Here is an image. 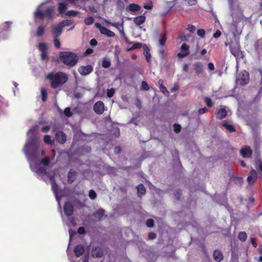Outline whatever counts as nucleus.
I'll return each instance as SVG.
<instances>
[{
	"label": "nucleus",
	"instance_id": "14",
	"mask_svg": "<svg viewBox=\"0 0 262 262\" xmlns=\"http://www.w3.org/2000/svg\"><path fill=\"white\" fill-rule=\"evenodd\" d=\"M74 252L77 257H80L84 252V248L82 245L76 246L74 249Z\"/></svg>",
	"mask_w": 262,
	"mask_h": 262
},
{
	"label": "nucleus",
	"instance_id": "6",
	"mask_svg": "<svg viewBox=\"0 0 262 262\" xmlns=\"http://www.w3.org/2000/svg\"><path fill=\"white\" fill-rule=\"evenodd\" d=\"M189 48V46L186 43H182L180 48L181 52L177 54L178 57L183 58L189 55L190 54Z\"/></svg>",
	"mask_w": 262,
	"mask_h": 262
},
{
	"label": "nucleus",
	"instance_id": "29",
	"mask_svg": "<svg viewBox=\"0 0 262 262\" xmlns=\"http://www.w3.org/2000/svg\"><path fill=\"white\" fill-rule=\"evenodd\" d=\"M104 210L103 209H99L93 213V216L98 219H101L104 215Z\"/></svg>",
	"mask_w": 262,
	"mask_h": 262
},
{
	"label": "nucleus",
	"instance_id": "52",
	"mask_svg": "<svg viewBox=\"0 0 262 262\" xmlns=\"http://www.w3.org/2000/svg\"><path fill=\"white\" fill-rule=\"evenodd\" d=\"M44 141L47 144H52V140L50 136L45 135L44 136Z\"/></svg>",
	"mask_w": 262,
	"mask_h": 262
},
{
	"label": "nucleus",
	"instance_id": "45",
	"mask_svg": "<svg viewBox=\"0 0 262 262\" xmlns=\"http://www.w3.org/2000/svg\"><path fill=\"white\" fill-rule=\"evenodd\" d=\"M197 35L201 38H204L205 35V31L202 29H198L197 30Z\"/></svg>",
	"mask_w": 262,
	"mask_h": 262
},
{
	"label": "nucleus",
	"instance_id": "53",
	"mask_svg": "<svg viewBox=\"0 0 262 262\" xmlns=\"http://www.w3.org/2000/svg\"><path fill=\"white\" fill-rule=\"evenodd\" d=\"M178 38L180 39L181 41H186L187 40L186 36L183 33H181L179 35Z\"/></svg>",
	"mask_w": 262,
	"mask_h": 262
},
{
	"label": "nucleus",
	"instance_id": "16",
	"mask_svg": "<svg viewBox=\"0 0 262 262\" xmlns=\"http://www.w3.org/2000/svg\"><path fill=\"white\" fill-rule=\"evenodd\" d=\"M62 28L59 25L54 26L52 29V33L54 37H58L62 33Z\"/></svg>",
	"mask_w": 262,
	"mask_h": 262
},
{
	"label": "nucleus",
	"instance_id": "54",
	"mask_svg": "<svg viewBox=\"0 0 262 262\" xmlns=\"http://www.w3.org/2000/svg\"><path fill=\"white\" fill-rule=\"evenodd\" d=\"M78 13L77 11L74 10H70L66 13V15L68 16H75Z\"/></svg>",
	"mask_w": 262,
	"mask_h": 262
},
{
	"label": "nucleus",
	"instance_id": "36",
	"mask_svg": "<svg viewBox=\"0 0 262 262\" xmlns=\"http://www.w3.org/2000/svg\"><path fill=\"white\" fill-rule=\"evenodd\" d=\"M36 173L42 175H46L47 174L46 168L43 167L38 168L36 170Z\"/></svg>",
	"mask_w": 262,
	"mask_h": 262
},
{
	"label": "nucleus",
	"instance_id": "34",
	"mask_svg": "<svg viewBox=\"0 0 262 262\" xmlns=\"http://www.w3.org/2000/svg\"><path fill=\"white\" fill-rule=\"evenodd\" d=\"M111 61L106 59L103 58L102 63V67L104 68H108L111 66Z\"/></svg>",
	"mask_w": 262,
	"mask_h": 262
},
{
	"label": "nucleus",
	"instance_id": "10",
	"mask_svg": "<svg viewBox=\"0 0 262 262\" xmlns=\"http://www.w3.org/2000/svg\"><path fill=\"white\" fill-rule=\"evenodd\" d=\"M240 154L244 158H250L252 155V150L249 146L246 145L240 150Z\"/></svg>",
	"mask_w": 262,
	"mask_h": 262
},
{
	"label": "nucleus",
	"instance_id": "27",
	"mask_svg": "<svg viewBox=\"0 0 262 262\" xmlns=\"http://www.w3.org/2000/svg\"><path fill=\"white\" fill-rule=\"evenodd\" d=\"M143 52L146 61L148 62H149L150 61L151 55L150 53L149 49H148V47L146 46V45L144 46L143 47Z\"/></svg>",
	"mask_w": 262,
	"mask_h": 262
},
{
	"label": "nucleus",
	"instance_id": "26",
	"mask_svg": "<svg viewBox=\"0 0 262 262\" xmlns=\"http://www.w3.org/2000/svg\"><path fill=\"white\" fill-rule=\"evenodd\" d=\"M102 34L105 35L107 37H114L115 35V34L113 31L108 30L107 28L105 27L102 28V31L100 32Z\"/></svg>",
	"mask_w": 262,
	"mask_h": 262
},
{
	"label": "nucleus",
	"instance_id": "48",
	"mask_svg": "<svg viewBox=\"0 0 262 262\" xmlns=\"http://www.w3.org/2000/svg\"><path fill=\"white\" fill-rule=\"evenodd\" d=\"M58 38L54 37V45L56 48L59 49L60 48V42Z\"/></svg>",
	"mask_w": 262,
	"mask_h": 262
},
{
	"label": "nucleus",
	"instance_id": "31",
	"mask_svg": "<svg viewBox=\"0 0 262 262\" xmlns=\"http://www.w3.org/2000/svg\"><path fill=\"white\" fill-rule=\"evenodd\" d=\"M72 21L71 20L66 19L60 21L59 25L62 28L64 27L70 26L72 24Z\"/></svg>",
	"mask_w": 262,
	"mask_h": 262
},
{
	"label": "nucleus",
	"instance_id": "37",
	"mask_svg": "<svg viewBox=\"0 0 262 262\" xmlns=\"http://www.w3.org/2000/svg\"><path fill=\"white\" fill-rule=\"evenodd\" d=\"M38 49L41 52H46L47 50V46L44 42H40L38 45Z\"/></svg>",
	"mask_w": 262,
	"mask_h": 262
},
{
	"label": "nucleus",
	"instance_id": "61",
	"mask_svg": "<svg viewBox=\"0 0 262 262\" xmlns=\"http://www.w3.org/2000/svg\"><path fill=\"white\" fill-rule=\"evenodd\" d=\"M207 109L206 107L200 108L198 110V114H199V115H201L205 113L206 112H207Z\"/></svg>",
	"mask_w": 262,
	"mask_h": 262
},
{
	"label": "nucleus",
	"instance_id": "42",
	"mask_svg": "<svg viewBox=\"0 0 262 262\" xmlns=\"http://www.w3.org/2000/svg\"><path fill=\"white\" fill-rule=\"evenodd\" d=\"M167 39V33L165 32L162 36V38L160 40L159 43L161 46H163Z\"/></svg>",
	"mask_w": 262,
	"mask_h": 262
},
{
	"label": "nucleus",
	"instance_id": "21",
	"mask_svg": "<svg viewBox=\"0 0 262 262\" xmlns=\"http://www.w3.org/2000/svg\"><path fill=\"white\" fill-rule=\"evenodd\" d=\"M141 9V7L136 4H130L126 8V10L130 12H137Z\"/></svg>",
	"mask_w": 262,
	"mask_h": 262
},
{
	"label": "nucleus",
	"instance_id": "50",
	"mask_svg": "<svg viewBox=\"0 0 262 262\" xmlns=\"http://www.w3.org/2000/svg\"><path fill=\"white\" fill-rule=\"evenodd\" d=\"M115 89H109V90H107V96L109 98H112L114 94H115Z\"/></svg>",
	"mask_w": 262,
	"mask_h": 262
},
{
	"label": "nucleus",
	"instance_id": "8",
	"mask_svg": "<svg viewBox=\"0 0 262 262\" xmlns=\"http://www.w3.org/2000/svg\"><path fill=\"white\" fill-rule=\"evenodd\" d=\"M63 211L64 214L68 216H71L73 214L74 206L70 202H66L63 206Z\"/></svg>",
	"mask_w": 262,
	"mask_h": 262
},
{
	"label": "nucleus",
	"instance_id": "11",
	"mask_svg": "<svg viewBox=\"0 0 262 262\" xmlns=\"http://www.w3.org/2000/svg\"><path fill=\"white\" fill-rule=\"evenodd\" d=\"M55 139L56 141L60 144H64L67 141L66 135L62 131L59 130L55 134Z\"/></svg>",
	"mask_w": 262,
	"mask_h": 262
},
{
	"label": "nucleus",
	"instance_id": "35",
	"mask_svg": "<svg viewBox=\"0 0 262 262\" xmlns=\"http://www.w3.org/2000/svg\"><path fill=\"white\" fill-rule=\"evenodd\" d=\"M45 32V28L43 26H39L37 29L36 35L37 36H41L43 35Z\"/></svg>",
	"mask_w": 262,
	"mask_h": 262
},
{
	"label": "nucleus",
	"instance_id": "51",
	"mask_svg": "<svg viewBox=\"0 0 262 262\" xmlns=\"http://www.w3.org/2000/svg\"><path fill=\"white\" fill-rule=\"evenodd\" d=\"M146 226L148 227H152L154 226V221L152 219H148L146 222Z\"/></svg>",
	"mask_w": 262,
	"mask_h": 262
},
{
	"label": "nucleus",
	"instance_id": "60",
	"mask_svg": "<svg viewBox=\"0 0 262 262\" xmlns=\"http://www.w3.org/2000/svg\"><path fill=\"white\" fill-rule=\"evenodd\" d=\"M78 233L79 234H83L85 233V228L83 227H80L78 229Z\"/></svg>",
	"mask_w": 262,
	"mask_h": 262
},
{
	"label": "nucleus",
	"instance_id": "25",
	"mask_svg": "<svg viewBox=\"0 0 262 262\" xmlns=\"http://www.w3.org/2000/svg\"><path fill=\"white\" fill-rule=\"evenodd\" d=\"M68 5L65 3L61 2L58 3V10L59 13L62 14L68 8Z\"/></svg>",
	"mask_w": 262,
	"mask_h": 262
},
{
	"label": "nucleus",
	"instance_id": "22",
	"mask_svg": "<svg viewBox=\"0 0 262 262\" xmlns=\"http://www.w3.org/2000/svg\"><path fill=\"white\" fill-rule=\"evenodd\" d=\"M76 172L75 170L71 169L68 174V181L69 183H73L76 179Z\"/></svg>",
	"mask_w": 262,
	"mask_h": 262
},
{
	"label": "nucleus",
	"instance_id": "63",
	"mask_svg": "<svg viewBox=\"0 0 262 262\" xmlns=\"http://www.w3.org/2000/svg\"><path fill=\"white\" fill-rule=\"evenodd\" d=\"M95 26L96 27V28L99 29L100 32L102 31V28H103L104 27L103 26H102L99 23H95Z\"/></svg>",
	"mask_w": 262,
	"mask_h": 262
},
{
	"label": "nucleus",
	"instance_id": "32",
	"mask_svg": "<svg viewBox=\"0 0 262 262\" xmlns=\"http://www.w3.org/2000/svg\"><path fill=\"white\" fill-rule=\"evenodd\" d=\"M142 43L136 42V43H135L134 44H133V45L132 46V47L130 48L127 49V51H130L137 49H140L142 48Z\"/></svg>",
	"mask_w": 262,
	"mask_h": 262
},
{
	"label": "nucleus",
	"instance_id": "23",
	"mask_svg": "<svg viewBox=\"0 0 262 262\" xmlns=\"http://www.w3.org/2000/svg\"><path fill=\"white\" fill-rule=\"evenodd\" d=\"M137 190L138 196L141 197L142 195H144L146 192V189L143 184H139L136 187Z\"/></svg>",
	"mask_w": 262,
	"mask_h": 262
},
{
	"label": "nucleus",
	"instance_id": "3",
	"mask_svg": "<svg viewBox=\"0 0 262 262\" xmlns=\"http://www.w3.org/2000/svg\"><path fill=\"white\" fill-rule=\"evenodd\" d=\"M59 58L64 64L71 67L76 65L79 59L76 54L69 51L60 52Z\"/></svg>",
	"mask_w": 262,
	"mask_h": 262
},
{
	"label": "nucleus",
	"instance_id": "58",
	"mask_svg": "<svg viewBox=\"0 0 262 262\" xmlns=\"http://www.w3.org/2000/svg\"><path fill=\"white\" fill-rule=\"evenodd\" d=\"M41 58L42 60L48 59V56L47 52H41Z\"/></svg>",
	"mask_w": 262,
	"mask_h": 262
},
{
	"label": "nucleus",
	"instance_id": "57",
	"mask_svg": "<svg viewBox=\"0 0 262 262\" xmlns=\"http://www.w3.org/2000/svg\"><path fill=\"white\" fill-rule=\"evenodd\" d=\"M156 234L154 232H150L148 234V238L149 239H154L156 238Z\"/></svg>",
	"mask_w": 262,
	"mask_h": 262
},
{
	"label": "nucleus",
	"instance_id": "40",
	"mask_svg": "<svg viewBox=\"0 0 262 262\" xmlns=\"http://www.w3.org/2000/svg\"><path fill=\"white\" fill-rule=\"evenodd\" d=\"M94 17L92 16L88 17L84 19V23L86 25H90L94 22Z\"/></svg>",
	"mask_w": 262,
	"mask_h": 262
},
{
	"label": "nucleus",
	"instance_id": "15",
	"mask_svg": "<svg viewBox=\"0 0 262 262\" xmlns=\"http://www.w3.org/2000/svg\"><path fill=\"white\" fill-rule=\"evenodd\" d=\"M194 72L196 74L199 75L203 73V65L201 62H196L193 64Z\"/></svg>",
	"mask_w": 262,
	"mask_h": 262
},
{
	"label": "nucleus",
	"instance_id": "46",
	"mask_svg": "<svg viewBox=\"0 0 262 262\" xmlns=\"http://www.w3.org/2000/svg\"><path fill=\"white\" fill-rule=\"evenodd\" d=\"M89 196L91 199L94 200L97 197V194L94 190H90L89 193Z\"/></svg>",
	"mask_w": 262,
	"mask_h": 262
},
{
	"label": "nucleus",
	"instance_id": "2",
	"mask_svg": "<svg viewBox=\"0 0 262 262\" xmlns=\"http://www.w3.org/2000/svg\"><path fill=\"white\" fill-rule=\"evenodd\" d=\"M46 78L50 80L51 86L54 89L66 83L68 80L67 75L62 72H58L56 73L52 72L49 73L47 75Z\"/></svg>",
	"mask_w": 262,
	"mask_h": 262
},
{
	"label": "nucleus",
	"instance_id": "24",
	"mask_svg": "<svg viewBox=\"0 0 262 262\" xmlns=\"http://www.w3.org/2000/svg\"><path fill=\"white\" fill-rule=\"evenodd\" d=\"M222 126L230 133H233L236 131L234 126L232 125L229 124L226 121H224L222 122Z\"/></svg>",
	"mask_w": 262,
	"mask_h": 262
},
{
	"label": "nucleus",
	"instance_id": "12",
	"mask_svg": "<svg viewBox=\"0 0 262 262\" xmlns=\"http://www.w3.org/2000/svg\"><path fill=\"white\" fill-rule=\"evenodd\" d=\"M93 67L91 65L81 66L78 68V72L81 75H86L93 71Z\"/></svg>",
	"mask_w": 262,
	"mask_h": 262
},
{
	"label": "nucleus",
	"instance_id": "28",
	"mask_svg": "<svg viewBox=\"0 0 262 262\" xmlns=\"http://www.w3.org/2000/svg\"><path fill=\"white\" fill-rule=\"evenodd\" d=\"M230 51L235 57L238 56L239 54V48L238 47L231 46L230 47Z\"/></svg>",
	"mask_w": 262,
	"mask_h": 262
},
{
	"label": "nucleus",
	"instance_id": "1",
	"mask_svg": "<svg viewBox=\"0 0 262 262\" xmlns=\"http://www.w3.org/2000/svg\"><path fill=\"white\" fill-rule=\"evenodd\" d=\"M37 131L36 127L30 129L29 133L32 134V136L26 145L25 154L31 159H35L37 156L36 152L38 148L36 137Z\"/></svg>",
	"mask_w": 262,
	"mask_h": 262
},
{
	"label": "nucleus",
	"instance_id": "18",
	"mask_svg": "<svg viewBox=\"0 0 262 262\" xmlns=\"http://www.w3.org/2000/svg\"><path fill=\"white\" fill-rule=\"evenodd\" d=\"M159 87L161 93L166 96H168L169 93L167 88L163 84V81L162 79H160L158 81Z\"/></svg>",
	"mask_w": 262,
	"mask_h": 262
},
{
	"label": "nucleus",
	"instance_id": "5",
	"mask_svg": "<svg viewBox=\"0 0 262 262\" xmlns=\"http://www.w3.org/2000/svg\"><path fill=\"white\" fill-rule=\"evenodd\" d=\"M249 81V75L248 72L246 71H242L239 74L237 79V82L241 85H245L247 84Z\"/></svg>",
	"mask_w": 262,
	"mask_h": 262
},
{
	"label": "nucleus",
	"instance_id": "44",
	"mask_svg": "<svg viewBox=\"0 0 262 262\" xmlns=\"http://www.w3.org/2000/svg\"><path fill=\"white\" fill-rule=\"evenodd\" d=\"M141 89L144 91H148L149 89V87L148 85V83L146 81H143L142 82Z\"/></svg>",
	"mask_w": 262,
	"mask_h": 262
},
{
	"label": "nucleus",
	"instance_id": "39",
	"mask_svg": "<svg viewBox=\"0 0 262 262\" xmlns=\"http://www.w3.org/2000/svg\"><path fill=\"white\" fill-rule=\"evenodd\" d=\"M40 163L45 166H49L50 163V159L49 157H45L41 160Z\"/></svg>",
	"mask_w": 262,
	"mask_h": 262
},
{
	"label": "nucleus",
	"instance_id": "4",
	"mask_svg": "<svg viewBox=\"0 0 262 262\" xmlns=\"http://www.w3.org/2000/svg\"><path fill=\"white\" fill-rule=\"evenodd\" d=\"M55 8L51 6L46 8L43 12L37 9L34 13L35 17L40 19H43L46 17L48 19H51L54 16Z\"/></svg>",
	"mask_w": 262,
	"mask_h": 262
},
{
	"label": "nucleus",
	"instance_id": "62",
	"mask_svg": "<svg viewBox=\"0 0 262 262\" xmlns=\"http://www.w3.org/2000/svg\"><path fill=\"white\" fill-rule=\"evenodd\" d=\"M221 35V32L220 30H217L214 34H213V37L215 38H217Z\"/></svg>",
	"mask_w": 262,
	"mask_h": 262
},
{
	"label": "nucleus",
	"instance_id": "30",
	"mask_svg": "<svg viewBox=\"0 0 262 262\" xmlns=\"http://www.w3.org/2000/svg\"><path fill=\"white\" fill-rule=\"evenodd\" d=\"M247 238V235L244 231H241L238 233V238L242 242H245Z\"/></svg>",
	"mask_w": 262,
	"mask_h": 262
},
{
	"label": "nucleus",
	"instance_id": "20",
	"mask_svg": "<svg viewBox=\"0 0 262 262\" xmlns=\"http://www.w3.org/2000/svg\"><path fill=\"white\" fill-rule=\"evenodd\" d=\"M146 20V17L144 15H140L134 18L133 21L137 26L143 24Z\"/></svg>",
	"mask_w": 262,
	"mask_h": 262
},
{
	"label": "nucleus",
	"instance_id": "33",
	"mask_svg": "<svg viewBox=\"0 0 262 262\" xmlns=\"http://www.w3.org/2000/svg\"><path fill=\"white\" fill-rule=\"evenodd\" d=\"M51 187L52 190L54 192V193L57 195L58 193V186L57 184L56 181H53V182L51 183Z\"/></svg>",
	"mask_w": 262,
	"mask_h": 262
},
{
	"label": "nucleus",
	"instance_id": "17",
	"mask_svg": "<svg viewBox=\"0 0 262 262\" xmlns=\"http://www.w3.org/2000/svg\"><path fill=\"white\" fill-rule=\"evenodd\" d=\"M213 259L215 261L220 262L223 259V254L219 250H215L213 253Z\"/></svg>",
	"mask_w": 262,
	"mask_h": 262
},
{
	"label": "nucleus",
	"instance_id": "59",
	"mask_svg": "<svg viewBox=\"0 0 262 262\" xmlns=\"http://www.w3.org/2000/svg\"><path fill=\"white\" fill-rule=\"evenodd\" d=\"M181 190H178L176 191V193H174L175 198L177 200H179L180 196L181 195Z\"/></svg>",
	"mask_w": 262,
	"mask_h": 262
},
{
	"label": "nucleus",
	"instance_id": "41",
	"mask_svg": "<svg viewBox=\"0 0 262 262\" xmlns=\"http://www.w3.org/2000/svg\"><path fill=\"white\" fill-rule=\"evenodd\" d=\"M64 114L66 116L70 117L72 116L73 113L71 111V108L69 107H66L64 110Z\"/></svg>",
	"mask_w": 262,
	"mask_h": 262
},
{
	"label": "nucleus",
	"instance_id": "64",
	"mask_svg": "<svg viewBox=\"0 0 262 262\" xmlns=\"http://www.w3.org/2000/svg\"><path fill=\"white\" fill-rule=\"evenodd\" d=\"M188 4L189 6H193L196 5V0H187Z\"/></svg>",
	"mask_w": 262,
	"mask_h": 262
},
{
	"label": "nucleus",
	"instance_id": "56",
	"mask_svg": "<svg viewBox=\"0 0 262 262\" xmlns=\"http://www.w3.org/2000/svg\"><path fill=\"white\" fill-rule=\"evenodd\" d=\"M255 166L257 168H259L260 171L262 172V161L260 160H257L255 163Z\"/></svg>",
	"mask_w": 262,
	"mask_h": 262
},
{
	"label": "nucleus",
	"instance_id": "47",
	"mask_svg": "<svg viewBox=\"0 0 262 262\" xmlns=\"http://www.w3.org/2000/svg\"><path fill=\"white\" fill-rule=\"evenodd\" d=\"M173 129L175 133H179L181 130V126L179 124L175 123L173 124Z\"/></svg>",
	"mask_w": 262,
	"mask_h": 262
},
{
	"label": "nucleus",
	"instance_id": "19",
	"mask_svg": "<svg viewBox=\"0 0 262 262\" xmlns=\"http://www.w3.org/2000/svg\"><path fill=\"white\" fill-rule=\"evenodd\" d=\"M227 113L225 108H220L216 113V117L219 119H223L227 116Z\"/></svg>",
	"mask_w": 262,
	"mask_h": 262
},
{
	"label": "nucleus",
	"instance_id": "9",
	"mask_svg": "<svg viewBox=\"0 0 262 262\" xmlns=\"http://www.w3.org/2000/svg\"><path fill=\"white\" fill-rule=\"evenodd\" d=\"M93 109L97 114L101 115L103 114L104 111V104L103 102L101 101H97L94 105Z\"/></svg>",
	"mask_w": 262,
	"mask_h": 262
},
{
	"label": "nucleus",
	"instance_id": "49",
	"mask_svg": "<svg viewBox=\"0 0 262 262\" xmlns=\"http://www.w3.org/2000/svg\"><path fill=\"white\" fill-rule=\"evenodd\" d=\"M204 100H205V102L207 106H208V107L212 106L213 103H212V100L210 98H209L208 97H206V98H205Z\"/></svg>",
	"mask_w": 262,
	"mask_h": 262
},
{
	"label": "nucleus",
	"instance_id": "43",
	"mask_svg": "<svg viewBox=\"0 0 262 262\" xmlns=\"http://www.w3.org/2000/svg\"><path fill=\"white\" fill-rule=\"evenodd\" d=\"M110 24L112 26L117 28L120 31L123 29L122 24H120L119 23H110Z\"/></svg>",
	"mask_w": 262,
	"mask_h": 262
},
{
	"label": "nucleus",
	"instance_id": "55",
	"mask_svg": "<svg viewBox=\"0 0 262 262\" xmlns=\"http://www.w3.org/2000/svg\"><path fill=\"white\" fill-rule=\"evenodd\" d=\"M187 29L191 33H193L195 31L196 28L193 25H189L187 28Z\"/></svg>",
	"mask_w": 262,
	"mask_h": 262
},
{
	"label": "nucleus",
	"instance_id": "38",
	"mask_svg": "<svg viewBox=\"0 0 262 262\" xmlns=\"http://www.w3.org/2000/svg\"><path fill=\"white\" fill-rule=\"evenodd\" d=\"M41 98L42 100L45 102L46 101L47 99V92L45 89H41Z\"/></svg>",
	"mask_w": 262,
	"mask_h": 262
},
{
	"label": "nucleus",
	"instance_id": "7",
	"mask_svg": "<svg viewBox=\"0 0 262 262\" xmlns=\"http://www.w3.org/2000/svg\"><path fill=\"white\" fill-rule=\"evenodd\" d=\"M257 173L255 170L252 169L248 173L247 181L249 185H253L257 180Z\"/></svg>",
	"mask_w": 262,
	"mask_h": 262
},
{
	"label": "nucleus",
	"instance_id": "13",
	"mask_svg": "<svg viewBox=\"0 0 262 262\" xmlns=\"http://www.w3.org/2000/svg\"><path fill=\"white\" fill-rule=\"evenodd\" d=\"M103 255V252L99 247H96L92 249V255L93 257H101Z\"/></svg>",
	"mask_w": 262,
	"mask_h": 262
}]
</instances>
